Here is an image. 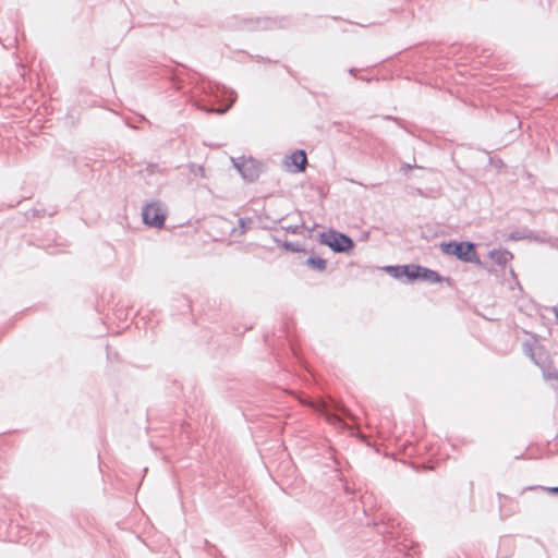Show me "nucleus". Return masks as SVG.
I'll return each instance as SVG.
<instances>
[{"label": "nucleus", "mask_w": 558, "mask_h": 558, "mask_svg": "<svg viewBox=\"0 0 558 558\" xmlns=\"http://www.w3.org/2000/svg\"><path fill=\"white\" fill-rule=\"evenodd\" d=\"M170 78L172 86L189 104L206 113L225 114L235 102L234 90L207 80L185 65H181L180 70H171Z\"/></svg>", "instance_id": "obj_1"}, {"label": "nucleus", "mask_w": 558, "mask_h": 558, "mask_svg": "<svg viewBox=\"0 0 558 558\" xmlns=\"http://www.w3.org/2000/svg\"><path fill=\"white\" fill-rule=\"evenodd\" d=\"M441 252L446 255L456 256L464 263L481 265V259L475 248V244L469 241H449L440 244Z\"/></svg>", "instance_id": "obj_2"}, {"label": "nucleus", "mask_w": 558, "mask_h": 558, "mask_svg": "<svg viewBox=\"0 0 558 558\" xmlns=\"http://www.w3.org/2000/svg\"><path fill=\"white\" fill-rule=\"evenodd\" d=\"M233 167L240 173L245 182L252 183L258 179L262 172L265 171V163L253 158L240 156L238 158H231Z\"/></svg>", "instance_id": "obj_3"}, {"label": "nucleus", "mask_w": 558, "mask_h": 558, "mask_svg": "<svg viewBox=\"0 0 558 558\" xmlns=\"http://www.w3.org/2000/svg\"><path fill=\"white\" fill-rule=\"evenodd\" d=\"M312 407L318 413L323 414L332 425L338 427H345V423L339 413L343 415H350L349 410L340 405L335 400H318L316 402H312Z\"/></svg>", "instance_id": "obj_4"}, {"label": "nucleus", "mask_w": 558, "mask_h": 558, "mask_svg": "<svg viewBox=\"0 0 558 558\" xmlns=\"http://www.w3.org/2000/svg\"><path fill=\"white\" fill-rule=\"evenodd\" d=\"M142 218L146 226L161 228L167 218V210L161 202L153 201L143 206Z\"/></svg>", "instance_id": "obj_5"}, {"label": "nucleus", "mask_w": 558, "mask_h": 558, "mask_svg": "<svg viewBox=\"0 0 558 558\" xmlns=\"http://www.w3.org/2000/svg\"><path fill=\"white\" fill-rule=\"evenodd\" d=\"M320 242L329 246L335 253H344L354 246V242L350 236L335 230L320 233Z\"/></svg>", "instance_id": "obj_6"}, {"label": "nucleus", "mask_w": 558, "mask_h": 558, "mask_svg": "<svg viewBox=\"0 0 558 558\" xmlns=\"http://www.w3.org/2000/svg\"><path fill=\"white\" fill-rule=\"evenodd\" d=\"M283 167L290 173H302L307 167V155L304 149H295L287 155L282 161Z\"/></svg>", "instance_id": "obj_7"}, {"label": "nucleus", "mask_w": 558, "mask_h": 558, "mask_svg": "<svg viewBox=\"0 0 558 558\" xmlns=\"http://www.w3.org/2000/svg\"><path fill=\"white\" fill-rule=\"evenodd\" d=\"M276 20L270 17H247L235 21L234 27L241 31L268 29L276 26Z\"/></svg>", "instance_id": "obj_8"}, {"label": "nucleus", "mask_w": 558, "mask_h": 558, "mask_svg": "<svg viewBox=\"0 0 558 558\" xmlns=\"http://www.w3.org/2000/svg\"><path fill=\"white\" fill-rule=\"evenodd\" d=\"M489 257L499 266H505L510 259L512 254L507 250H493L489 253Z\"/></svg>", "instance_id": "obj_9"}, {"label": "nucleus", "mask_w": 558, "mask_h": 558, "mask_svg": "<svg viewBox=\"0 0 558 558\" xmlns=\"http://www.w3.org/2000/svg\"><path fill=\"white\" fill-rule=\"evenodd\" d=\"M418 280L438 283L442 281V277L437 271L422 266Z\"/></svg>", "instance_id": "obj_10"}, {"label": "nucleus", "mask_w": 558, "mask_h": 558, "mask_svg": "<svg viewBox=\"0 0 558 558\" xmlns=\"http://www.w3.org/2000/svg\"><path fill=\"white\" fill-rule=\"evenodd\" d=\"M305 265L311 268V269H314V270H317V271H324L327 267V260L322 258V257H317V256H310L306 262H305Z\"/></svg>", "instance_id": "obj_11"}, {"label": "nucleus", "mask_w": 558, "mask_h": 558, "mask_svg": "<svg viewBox=\"0 0 558 558\" xmlns=\"http://www.w3.org/2000/svg\"><path fill=\"white\" fill-rule=\"evenodd\" d=\"M421 268V265H405L404 277H407L409 281L418 280Z\"/></svg>", "instance_id": "obj_12"}, {"label": "nucleus", "mask_w": 558, "mask_h": 558, "mask_svg": "<svg viewBox=\"0 0 558 558\" xmlns=\"http://www.w3.org/2000/svg\"><path fill=\"white\" fill-rule=\"evenodd\" d=\"M404 268H405V265L404 266H386L384 269L390 276H392L397 279H400V278L404 277V270H405Z\"/></svg>", "instance_id": "obj_13"}, {"label": "nucleus", "mask_w": 558, "mask_h": 558, "mask_svg": "<svg viewBox=\"0 0 558 558\" xmlns=\"http://www.w3.org/2000/svg\"><path fill=\"white\" fill-rule=\"evenodd\" d=\"M545 379H558V372L555 368L548 367L543 371Z\"/></svg>", "instance_id": "obj_14"}, {"label": "nucleus", "mask_w": 558, "mask_h": 558, "mask_svg": "<svg viewBox=\"0 0 558 558\" xmlns=\"http://www.w3.org/2000/svg\"><path fill=\"white\" fill-rule=\"evenodd\" d=\"M527 238H532V232L524 233L521 231H514V232H511V234H510V239L515 240V241L527 239Z\"/></svg>", "instance_id": "obj_15"}, {"label": "nucleus", "mask_w": 558, "mask_h": 558, "mask_svg": "<svg viewBox=\"0 0 558 558\" xmlns=\"http://www.w3.org/2000/svg\"><path fill=\"white\" fill-rule=\"evenodd\" d=\"M281 245L291 252L301 251V245L299 243H292V242L286 241V242L281 243Z\"/></svg>", "instance_id": "obj_16"}, {"label": "nucleus", "mask_w": 558, "mask_h": 558, "mask_svg": "<svg viewBox=\"0 0 558 558\" xmlns=\"http://www.w3.org/2000/svg\"><path fill=\"white\" fill-rule=\"evenodd\" d=\"M252 223L250 218H240L239 219V228L241 229V233H244L247 230V226Z\"/></svg>", "instance_id": "obj_17"}, {"label": "nucleus", "mask_w": 558, "mask_h": 558, "mask_svg": "<svg viewBox=\"0 0 558 558\" xmlns=\"http://www.w3.org/2000/svg\"><path fill=\"white\" fill-rule=\"evenodd\" d=\"M146 171L150 174H154L155 172L159 171V167L156 163H148L146 167Z\"/></svg>", "instance_id": "obj_18"}, {"label": "nucleus", "mask_w": 558, "mask_h": 558, "mask_svg": "<svg viewBox=\"0 0 558 558\" xmlns=\"http://www.w3.org/2000/svg\"><path fill=\"white\" fill-rule=\"evenodd\" d=\"M529 239L530 240H534L536 242H542V243L546 242L545 238L539 236V235L535 234L534 232H532V238H529Z\"/></svg>", "instance_id": "obj_19"}, {"label": "nucleus", "mask_w": 558, "mask_h": 558, "mask_svg": "<svg viewBox=\"0 0 558 558\" xmlns=\"http://www.w3.org/2000/svg\"><path fill=\"white\" fill-rule=\"evenodd\" d=\"M281 229H284V230H287V231H290V232H292V233H295V232L298 231L299 227H298V226H295V227H291V226H289V227H282V226H281Z\"/></svg>", "instance_id": "obj_20"}, {"label": "nucleus", "mask_w": 558, "mask_h": 558, "mask_svg": "<svg viewBox=\"0 0 558 558\" xmlns=\"http://www.w3.org/2000/svg\"><path fill=\"white\" fill-rule=\"evenodd\" d=\"M413 167H414V166H412V165H410V163H404V165L401 167V169H402L403 171H408V170L412 169Z\"/></svg>", "instance_id": "obj_21"}, {"label": "nucleus", "mask_w": 558, "mask_h": 558, "mask_svg": "<svg viewBox=\"0 0 558 558\" xmlns=\"http://www.w3.org/2000/svg\"><path fill=\"white\" fill-rule=\"evenodd\" d=\"M550 311L554 313L555 317H556V320L558 323V307L557 306H554L550 308Z\"/></svg>", "instance_id": "obj_22"}, {"label": "nucleus", "mask_w": 558, "mask_h": 558, "mask_svg": "<svg viewBox=\"0 0 558 558\" xmlns=\"http://www.w3.org/2000/svg\"><path fill=\"white\" fill-rule=\"evenodd\" d=\"M546 489L551 494H558V487H548Z\"/></svg>", "instance_id": "obj_23"}, {"label": "nucleus", "mask_w": 558, "mask_h": 558, "mask_svg": "<svg viewBox=\"0 0 558 558\" xmlns=\"http://www.w3.org/2000/svg\"><path fill=\"white\" fill-rule=\"evenodd\" d=\"M349 73H350L351 75H355V73H356V69H355V68H351V69L349 70Z\"/></svg>", "instance_id": "obj_24"}, {"label": "nucleus", "mask_w": 558, "mask_h": 558, "mask_svg": "<svg viewBox=\"0 0 558 558\" xmlns=\"http://www.w3.org/2000/svg\"><path fill=\"white\" fill-rule=\"evenodd\" d=\"M256 59L257 60H264V58H262L260 56H256Z\"/></svg>", "instance_id": "obj_25"}]
</instances>
